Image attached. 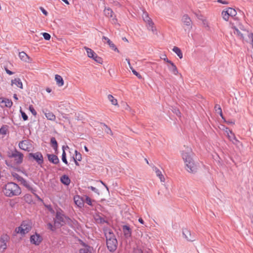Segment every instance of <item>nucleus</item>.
<instances>
[{"instance_id": "1", "label": "nucleus", "mask_w": 253, "mask_h": 253, "mask_svg": "<svg viewBox=\"0 0 253 253\" xmlns=\"http://www.w3.org/2000/svg\"><path fill=\"white\" fill-rule=\"evenodd\" d=\"M181 155L185 164L186 170L190 173H196L198 170V166L193 160V154L191 149L186 147L185 150L182 151Z\"/></svg>"}, {"instance_id": "2", "label": "nucleus", "mask_w": 253, "mask_h": 253, "mask_svg": "<svg viewBox=\"0 0 253 253\" xmlns=\"http://www.w3.org/2000/svg\"><path fill=\"white\" fill-rule=\"evenodd\" d=\"M105 236L108 249L111 252L116 251L118 247V241L112 231L107 229L105 231Z\"/></svg>"}, {"instance_id": "3", "label": "nucleus", "mask_w": 253, "mask_h": 253, "mask_svg": "<svg viewBox=\"0 0 253 253\" xmlns=\"http://www.w3.org/2000/svg\"><path fill=\"white\" fill-rule=\"evenodd\" d=\"M3 192L4 195L9 197L19 195L21 190L19 186L14 182H8L5 185Z\"/></svg>"}, {"instance_id": "4", "label": "nucleus", "mask_w": 253, "mask_h": 253, "mask_svg": "<svg viewBox=\"0 0 253 253\" xmlns=\"http://www.w3.org/2000/svg\"><path fill=\"white\" fill-rule=\"evenodd\" d=\"M66 216L61 212L57 211L56 213L55 218L54 219V226L57 228L63 226L66 224Z\"/></svg>"}, {"instance_id": "5", "label": "nucleus", "mask_w": 253, "mask_h": 253, "mask_svg": "<svg viewBox=\"0 0 253 253\" xmlns=\"http://www.w3.org/2000/svg\"><path fill=\"white\" fill-rule=\"evenodd\" d=\"M31 229V225L27 221H23L20 226L15 228V231L21 235H24Z\"/></svg>"}, {"instance_id": "6", "label": "nucleus", "mask_w": 253, "mask_h": 253, "mask_svg": "<svg viewBox=\"0 0 253 253\" xmlns=\"http://www.w3.org/2000/svg\"><path fill=\"white\" fill-rule=\"evenodd\" d=\"M9 152H13L11 155H9V158H14L15 161L17 164L22 163L24 157L22 153L18 151L16 148H14L13 150H9Z\"/></svg>"}, {"instance_id": "7", "label": "nucleus", "mask_w": 253, "mask_h": 253, "mask_svg": "<svg viewBox=\"0 0 253 253\" xmlns=\"http://www.w3.org/2000/svg\"><path fill=\"white\" fill-rule=\"evenodd\" d=\"M142 17L143 20L147 24L148 29L154 33L156 31V29L155 27H154V23L152 21L151 19L149 17L148 14L146 12H144L142 15Z\"/></svg>"}, {"instance_id": "8", "label": "nucleus", "mask_w": 253, "mask_h": 253, "mask_svg": "<svg viewBox=\"0 0 253 253\" xmlns=\"http://www.w3.org/2000/svg\"><path fill=\"white\" fill-rule=\"evenodd\" d=\"M18 145L21 149L27 152L31 151L33 148L32 144L29 140H25L20 141Z\"/></svg>"}, {"instance_id": "9", "label": "nucleus", "mask_w": 253, "mask_h": 253, "mask_svg": "<svg viewBox=\"0 0 253 253\" xmlns=\"http://www.w3.org/2000/svg\"><path fill=\"white\" fill-rule=\"evenodd\" d=\"M33 158L38 165H42L43 163V156L41 152H36L35 153H30L29 154V158Z\"/></svg>"}, {"instance_id": "10", "label": "nucleus", "mask_w": 253, "mask_h": 253, "mask_svg": "<svg viewBox=\"0 0 253 253\" xmlns=\"http://www.w3.org/2000/svg\"><path fill=\"white\" fill-rule=\"evenodd\" d=\"M9 240V237L7 234H3L0 238V248L2 249V252L7 248V243Z\"/></svg>"}, {"instance_id": "11", "label": "nucleus", "mask_w": 253, "mask_h": 253, "mask_svg": "<svg viewBox=\"0 0 253 253\" xmlns=\"http://www.w3.org/2000/svg\"><path fill=\"white\" fill-rule=\"evenodd\" d=\"M183 236L189 242H193L195 240V237L194 235H192L191 231L187 228L182 229Z\"/></svg>"}, {"instance_id": "12", "label": "nucleus", "mask_w": 253, "mask_h": 253, "mask_svg": "<svg viewBox=\"0 0 253 253\" xmlns=\"http://www.w3.org/2000/svg\"><path fill=\"white\" fill-rule=\"evenodd\" d=\"M104 15L108 17L112 18V22L113 23H116L117 20L115 18V15L112 10L110 8H105L104 10Z\"/></svg>"}, {"instance_id": "13", "label": "nucleus", "mask_w": 253, "mask_h": 253, "mask_svg": "<svg viewBox=\"0 0 253 253\" xmlns=\"http://www.w3.org/2000/svg\"><path fill=\"white\" fill-rule=\"evenodd\" d=\"M233 30V33L236 35L237 37L240 39L243 40L244 36L248 35L249 34V32L243 30L242 32H241L238 28H236L235 26L232 27Z\"/></svg>"}, {"instance_id": "14", "label": "nucleus", "mask_w": 253, "mask_h": 253, "mask_svg": "<svg viewBox=\"0 0 253 253\" xmlns=\"http://www.w3.org/2000/svg\"><path fill=\"white\" fill-rule=\"evenodd\" d=\"M42 238L40 234L36 233L30 237V242L33 244L35 245H39L42 241Z\"/></svg>"}, {"instance_id": "15", "label": "nucleus", "mask_w": 253, "mask_h": 253, "mask_svg": "<svg viewBox=\"0 0 253 253\" xmlns=\"http://www.w3.org/2000/svg\"><path fill=\"white\" fill-rule=\"evenodd\" d=\"M18 179L19 181L21 182V184H22L25 187H26L29 190L31 191L32 193H34V192H36V190L35 189H33L29 184V183L22 177L19 176Z\"/></svg>"}, {"instance_id": "16", "label": "nucleus", "mask_w": 253, "mask_h": 253, "mask_svg": "<svg viewBox=\"0 0 253 253\" xmlns=\"http://www.w3.org/2000/svg\"><path fill=\"white\" fill-rule=\"evenodd\" d=\"M123 231L126 238L130 237L131 235V229L128 225H125L122 226Z\"/></svg>"}, {"instance_id": "17", "label": "nucleus", "mask_w": 253, "mask_h": 253, "mask_svg": "<svg viewBox=\"0 0 253 253\" xmlns=\"http://www.w3.org/2000/svg\"><path fill=\"white\" fill-rule=\"evenodd\" d=\"M182 22L188 26L189 28H192V21L187 14H184L182 17Z\"/></svg>"}, {"instance_id": "18", "label": "nucleus", "mask_w": 253, "mask_h": 253, "mask_svg": "<svg viewBox=\"0 0 253 253\" xmlns=\"http://www.w3.org/2000/svg\"><path fill=\"white\" fill-rule=\"evenodd\" d=\"M48 161L54 164H57L59 163L58 157L54 154H47Z\"/></svg>"}, {"instance_id": "19", "label": "nucleus", "mask_w": 253, "mask_h": 253, "mask_svg": "<svg viewBox=\"0 0 253 253\" xmlns=\"http://www.w3.org/2000/svg\"><path fill=\"white\" fill-rule=\"evenodd\" d=\"M61 182L65 185L68 186L71 182V180L67 175H63L60 177Z\"/></svg>"}, {"instance_id": "20", "label": "nucleus", "mask_w": 253, "mask_h": 253, "mask_svg": "<svg viewBox=\"0 0 253 253\" xmlns=\"http://www.w3.org/2000/svg\"><path fill=\"white\" fill-rule=\"evenodd\" d=\"M74 202L76 205L80 208L84 206V200L81 199L79 196L74 197Z\"/></svg>"}, {"instance_id": "21", "label": "nucleus", "mask_w": 253, "mask_h": 253, "mask_svg": "<svg viewBox=\"0 0 253 253\" xmlns=\"http://www.w3.org/2000/svg\"><path fill=\"white\" fill-rule=\"evenodd\" d=\"M55 80L56 81V84L58 86H62L64 85V80L61 76L56 75L55 76Z\"/></svg>"}, {"instance_id": "22", "label": "nucleus", "mask_w": 253, "mask_h": 253, "mask_svg": "<svg viewBox=\"0 0 253 253\" xmlns=\"http://www.w3.org/2000/svg\"><path fill=\"white\" fill-rule=\"evenodd\" d=\"M15 84L17 87L23 88V84L19 78H15L11 81V85Z\"/></svg>"}, {"instance_id": "23", "label": "nucleus", "mask_w": 253, "mask_h": 253, "mask_svg": "<svg viewBox=\"0 0 253 253\" xmlns=\"http://www.w3.org/2000/svg\"><path fill=\"white\" fill-rule=\"evenodd\" d=\"M50 144L51 147L53 148L55 152L57 151L58 149V143L55 137H51L50 139Z\"/></svg>"}, {"instance_id": "24", "label": "nucleus", "mask_w": 253, "mask_h": 253, "mask_svg": "<svg viewBox=\"0 0 253 253\" xmlns=\"http://www.w3.org/2000/svg\"><path fill=\"white\" fill-rule=\"evenodd\" d=\"M169 69L175 75L178 74L177 68L173 62L170 64V66L169 67Z\"/></svg>"}, {"instance_id": "25", "label": "nucleus", "mask_w": 253, "mask_h": 253, "mask_svg": "<svg viewBox=\"0 0 253 253\" xmlns=\"http://www.w3.org/2000/svg\"><path fill=\"white\" fill-rule=\"evenodd\" d=\"M154 169L155 170L157 176L159 177L161 181L164 182L165 181V178L162 174L161 171L156 167H155Z\"/></svg>"}, {"instance_id": "26", "label": "nucleus", "mask_w": 253, "mask_h": 253, "mask_svg": "<svg viewBox=\"0 0 253 253\" xmlns=\"http://www.w3.org/2000/svg\"><path fill=\"white\" fill-rule=\"evenodd\" d=\"M230 132L231 135L228 134V138L231 141H232L234 144H237L239 141L236 139L234 133L232 131H230Z\"/></svg>"}, {"instance_id": "27", "label": "nucleus", "mask_w": 253, "mask_h": 253, "mask_svg": "<svg viewBox=\"0 0 253 253\" xmlns=\"http://www.w3.org/2000/svg\"><path fill=\"white\" fill-rule=\"evenodd\" d=\"M172 50L177 54V55L179 57V58H182L183 54L179 48H178L177 46H174V47L172 49Z\"/></svg>"}, {"instance_id": "28", "label": "nucleus", "mask_w": 253, "mask_h": 253, "mask_svg": "<svg viewBox=\"0 0 253 253\" xmlns=\"http://www.w3.org/2000/svg\"><path fill=\"white\" fill-rule=\"evenodd\" d=\"M44 115L46 118L49 120L54 121L56 119L55 116L52 112H48L47 113H45Z\"/></svg>"}, {"instance_id": "29", "label": "nucleus", "mask_w": 253, "mask_h": 253, "mask_svg": "<svg viewBox=\"0 0 253 253\" xmlns=\"http://www.w3.org/2000/svg\"><path fill=\"white\" fill-rule=\"evenodd\" d=\"M84 48L85 49L87 54L88 57H92V56H95L96 54V53L91 49L85 46Z\"/></svg>"}, {"instance_id": "30", "label": "nucleus", "mask_w": 253, "mask_h": 253, "mask_svg": "<svg viewBox=\"0 0 253 253\" xmlns=\"http://www.w3.org/2000/svg\"><path fill=\"white\" fill-rule=\"evenodd\" d=\"M19 56L22 60L26 62L27 61V59L29 58V56L24 51L19 52Z\"/></svg>"}, {"instance_id": "31", "label": "nucleus", "mask_w": 253, "mask_h": 253, "mask_svg": "<svg viewBox=\"0 0 253 253\" xmlns=\"http://www.w3.org/2000/svg\"><path fill=\"white\" fill-rule=\"evenodd\" d=\"M108 99L111 102L112 104L115 106H118L117 100L115 99L112 95H108Z\"/></svg>"}, {"instance_id": "32", "label": "nucleus", "mask_w": 253, "mask_h": 253, "mask_svg": "<svg viewBox=\"0 0 253 253\" xmlns=\"http://www.w3.org/2000/svg\"><path fill=\"white\" fill-rule=\"evenodd\" d=\"M227 11L229 12V16L231 17L235 16L237 14L236 10L231 7L227 8Z\"/></svg>"}, {"instance_id": "33", "label": "nucleus", "mask_w": 253, "mask_h": 253, "mask_svg": "<svg viewBox=\"0 0 253 253\" xmlns=\"http://www.w3.org/2000/svg\"><path fill=\"white\" fill-rule=\"evenodd\" d=\"M64 148H65V146H63V147H62L63 153H62V160L63 163H64L65 164L68 165V161H67V159H66V154L65 153Z\"/></svg>"}, {"instance_id": "34", "label": "nucleus", "mask_w": 253, "mask_h": 253, "mask_svg": "<svg viewBox=\"0 0 253 253\" xmlns=\"http://www.w3.org/2000/svg\"><path fill=\"white\" fill-rule=\"evenodd\" d=\"M8 126L7 125H3L0 128V133L5 135L7 133Z\"/></svg>"}, {"instance_id": "35", "label": "nucleus", "mask_w": 253, "mask_h": 253, "mask_svg": "<svg viewBox=\"0 0 253 253\" xmlns=\"http://www.w3.org/2000/svg\"><path fill=\"white\" fill-rule=\"evenodd\" d=\"M221 15H222V16L223 18L225 21H228V19H229L230 16H229V12L227 11V9L225 10H224L222 11Z\"/></svg>"}, {"instance_id": "36", "label": "nucleus", "mask_w": 253, "mask_h": 253, "mask_svg": "<svg viewBox=\"0 0 253 253\" xmlns=\"http://www.w3.org/2000/svg\"><path fill=\"white\" fill-rule=\"evenodd\" d=\"M75 157H73V158L74 160H76L79 161H81L82 160V155L80 153L78 152L77 150H75Z\"/></svg>"}, {"instance_id": "37", "label": "nucleus", "mask_w": 253, "mask_h": 253, "mask_svg": "<svg viewBox=\"0 0 253 253\" xmlns=\"http://www.w3.org/2000/svg\"><path fill=\"white\" fill-rule=\"evenodd\" d=\"M109 45L110 47H111L114 51L119 52L118 49L116 47L115 45L111 42L110 40H108V42H107Z\"/></svg>"}, {"instance_id": "38", "label": "nucleus", "mask_w": 253, "mask_h": 253, "mask_svg": "<svg viewBox=\"0 0 253 253\" xmlns=\"http://www.w3.org/2000/svg\"><path fill=\"white\" fill-rule=\"evenodd\" d=\"M47 228L50 229V230L52 231H54L56 228H58L56 226H54V225H52L51 223H48L47 224Z\"/></svg>"}, {"instance_id": "39", "label": "nucleus", "mask_w": 253, "mask_h": 253, "mask_svg": "<svg viewBox=\"0 0 253 253\" xmlns=\"http://www.w3.org/2000/svg\"><path fill=\"white\" fill-rule=\"evenodd\" d=\"M85 200L84 201V202H85L86 204H87L89 206L92 205V202L93 201L91 198H90L88 196H85Z\"/></svg>"}, {"instance_id": "40", "label": "nucleus", "mask_w": 253, "mask_h": 253, "mask_svg": "<svg viewBox=\"0 0 253 253\" xmlns=\"http://www.w3.org/2000/svg\"><path fill=\"white\" fill-rule=\"evenodd\" d=\"M94 60L99 64H102L103 62L102 59L100 57L98 56V55L96 54L95 55V59H94Z\"/></svg>"}, {"instance_id": "41", "label": "nucleus", "mask_w": 253, "mask_h": 253, "mask_svg": "<svg viewBox=\"0 0 253 253\" xmlns=\"http://www.w3.org/2000/svg\"><path fill=\"white\" fill-rule=\"evenodd\" d=\"M88 189L91 190L92 191H93L94 193H95L97 195H99L100 193L99 192V190L96 189V188L93 187V186H89Z\"/></svg>"}, {"instance_id": "42", "label": "nucleus", "mask_w": 253, "mask_h": 253, "mask_svg": "<svg viewBox=\"0 0 253 253\" xmlns=\"http://www.w3.org/2000/svg\"><path fill=\"white\" fill-rule=\"evenodd\" d=\"M104 126L105 127V131L108 133V134H110L111 135H113V133H112V130H111L110 128H109V127H108V126L104 124Z\"/></svg>"}, {"instance_id": "43", "label": "nucleus", "mask_w": 253, "mask_h": 253, "mask_svg": "<svg viewBox=\"0 0 253 253\" xmlns=\"http://www.w3.org/2000/svg\"><path fill=\"white\" fill-rule=\"evenodd\" d=\"M29 110L30 111V112L32 113V114L34 116H36L37 112L36 111V110H35V109L34 108V107L32 105L29 106Z\"/></svg>"}, {"instance_id": "44", "label": "nucleus", "mask_w": 253, "mask_h": 253, "mask_svg": "<svg viewBox=\"0 0 253 253\" xmlns=\"http://www.w3.org/2000/svg\"><path fill=\"white\" fill-rule=\"evenodd\" d=\"M43 37L45 40H49L50 39V35L47 33H43Z\"/></svg>"}, {"instance_id": "45", "label": "nucleus", "mask_w": 253, "mask_h": 253, "mask_svg": "<svg viewBox=\"0 0 253 253\" xmlns=\"http://www.w3.org/2000/svg\"><path fill=\"white\" fill-rule=\"evenodd\" d=\"M20 112L21 113V116H22V117L23 120L24 121L27 120L28 119V116L26 114V113L25 112H24L23 111H22L21 110H20Z\"/></svg>"}, {"instance_id": "46", "label": "nucleus", "mask_w": 253, "mask_h": 253, "mask_svg": "<svg viewBox=\"0 0 253 253\" xmlns=\"http://www.w3.org/2000/svg\"><path fill=\"white\" fill-rule=\"evenodd\" d=\"M96 220L99 221L100 223H106L107 221L102 217L98 216L97 218H96Z\"/></svg>"}, {"instance_id": "47", "label": "nucleus", "mask_w": 253, "mask_h": 253, "mask_svg": "<svg viewBox=\"0 0 253 253\" xmlns=\"http://www.w3.org/2000/svg\"><path fill=\"white\" fill-rule=\"evenodd\" d=\"M132 72L133 74L135 75L136 76H137L138 79H142V77L141 75L139 73L136 72L135 70H132Z\"/></svg>"}, {"instance_id": "48", "label": "nucleus", "mask_w": 253, "mask_h": 253, "mask_svg": "<svg viewBox=\"0 0 253 253\" xmlns=\"http://www.w3.org/2000/svg\"><path fill=\"white\" fill-rule=\"evenodd\" d=\"M214 109L217 113H218L219 111H221V110H222L220 105L218 104H216L215 105Z\"/></svg>"}, {"instance_id": "49", "label": "nucleus", "mask_w": 253, "mask_h": 253, "mask_svg": "<svg viewBox=\"0 0 253 253\" xmlns=\"http://www.w3.org/2000/svg\"><path fill=\"white\" fill-rule=\"evenodd\" d=\"M72 220L69 217H66V224L71 225L72 224Z\"/></svg>"}, {"instance_id": "50", "label": "nucleus", "mask_w": 253, "mask_h": 253, "mask_svg": "<svg viewBox=\"0 0 253 253\" xmlns=\"http://www.w3.org/2000/svg\"><path fill=\"white\" fill-rule=\"evenodd\" d=\"M89 250L88 249H81L79 250L80 253H88Z\"/></svg>"}, {"instance_id": "51", "label": "nucleus", "mask_w": 253, "mask_h": 253, "mask_svg": "<svg viewBox=\"0 0 253 253\" xmlns=\"http://www.w3.org/2000/svg\"><path fill=\"white\" fill-rule=\"evenodd\" d=\"M40 9L44 15H45V16L47 15V12L42 7H40Z\"/></svg>"}, {"instance_id": "52", "label": "nucleus", "mask_w": 253, "mask_h": 253, "mask_svg": "<svg viewBox=\"0 0 253 253\" xmlns=\"http://www.w3.org/2000/svg\"><path fill=\"white\" fill-rule=\"evenodd\" d=\"M36 192H34V193H32L34 196L36 197V198H37V199L40 201H42V200L35 193Z\"/></svg>"}, {"instance_id": "53", "label": "nucleus", "mask_w": 253, "mask_h": 253, "mask_svg": "<svg viewBox=\"0 0 253 253\" xmlns=\"http://www.w3.org/2000/svg\"><path fill=\"white\" fill-rule=\"evenodd\" d=\"M133 253H143L141 250L136 249L134 251Z\"/></svg>"}, {"instance_id": "54", "label": "nucleus", "mask_w": 253, "mask_h": 253, "mask_svg": "<svg viewBox=\"0 0 253 253\" xmlns=\"http://www.w3.org/2000/svg\"><path fill=\"white\" fill-rule=\"evenodd\" d=\"M217 1L218 2H219V3H222V4H227L228 3V2L227 1H225V0H217Z\"/></svg>"}, {"instance_id": "55", "label": "nucleus", "mask_w": 253, "mask_h": 253, "mask_svg": "<svg viewBox=\"0 0 253 253\" xmlns=\"http://www.w3.org/2000/svg\"><path fill=\"white\" fill-rule=\"evenodd\" d=\"M5 71H6V72L7 73V74H8L9 75H12L13 74V73L12 71L9 70L7 69H6Z\"/></svg>"}, {"instance_id": "56", "label": "nucleus", "mask_w": 253, "mask_h": 253, "mask_svg": "<svg viewBox=\"0 0 253 253\" xmlns=\"http://www.w3.org/2000/svg\"><path fill=\"white\" fill-rule=\"evenodd\" d=\"M164 61H165L166 62L169 63V64H171V63H172V62H171L170 60H169L168 59V58H165L164 59Z\"/></svg>"}, {"instance_id": "57", "label": "nucleus", "mask_w": 253, "mask_h": 253, "mask_svg": "<svg viewBox=\"0 0 253 253\" xmlns=\"http://www.w3.org/2000/svg\"><path fill=\"white\" fill-rule=\"evenodd\" d=\"M218 113L220 115V116L221 117L222 119L225 120V118L223 117V114L222 112V110H221V111H219Z\"/></svg>"}, {"instance_id": "58", "label": "nucleus", "mask_w": 253, "mask_h": 253, "mask_svg": "<svg viewBox=\"0 0 253 253\" xmlns=\"http://www.w3.org/2000/svg\"><path fill=\"white\" fill-rule=\"evenodd\" d=\"M102 40H104L105 41H106L107 42H108V40H110L109 38H108L107 37H105V36H103L102 37Z\"/></svg>"}, {"instance_id": "59", "label": "nucleus", "mask_w": 253, "mask_h": 253, "mask_svg": "<svg viewBox=\"0 0 253 253\" xmlns=\"http://www.w3.org/2000/svg\"><path fill=\"white\" fill-rule=\"evenodd\" d=\"M224 121L225 122H226L228 124H234V123L232 121H225V120H224Z\"/></svg>"}, {"instance_id": "60", "label": "nucleus", "mask_w": 253, "mask_h": 253, "mask_svg": "<svg viewBox=\"0 0 253 253\" xmlns=\"http://www.w3.org/2000/svg\"><path fill=\"white\" fill-rule=\"evenodd\" d=\"M138 221L141 224H143L144 223V221H143V220L141 218H139V219H138Z\"/></svg>"}, {"instance_id": "61", "label": "nucleus", "mask_w": 253, "mask_h": 253, "mask_svg": "<svg viewBox=\"0 0 253 253\" xmlns=\"http://www.w3.org/2000/svg\"><path fill=\"white\" fill-rule=\"evenodd\" d=\"M74 160V162H75V163L76 165L79 166V164L78 162V160Z\"/></svg>"}, {"instance_id": "62", "label": "nucleus", "mask_w": 253, "mask_h": 253, "mask_svg": "<svg viewBox=\"0 0 253 253\" xmlns=\"http://www.w3.org/2000/svg\"><path fill=\"white\" fill-rule=\"evenodd\" d=\"M46 90L47 92H49V93H50L51 91V89L49 88H47L46 89Z\"/></svg>"}, {"instance_id": "63", "label": "nucleus", "mask_w": 253, "mask_h": 253, "mask_svg": "<svg viewBox=\"0 0 253 253\" xmlns=\"http://www.w3.org/2000/svg\"><path fill=\"white\" fill-rule=\"evenodd\" d=\"M62 0L63 2H64L67 4H69V1H68V0Z\"/></svg>"}, {"instance_id": "64", "label": "nucleus", "mask_w": 253, "mask_h": 253, "mask_svg": "<svg viewBox=\"0 0 253 253\" xmlns=\"http://www.w3.org/2000/svg\"><path fill=\"white\" fill-rule=\"evenodd\" d=\"M13 97L15 100H18V97L16 94H14Z\"/></svg>"}]
</instances>
